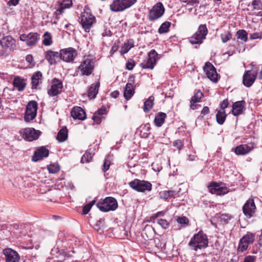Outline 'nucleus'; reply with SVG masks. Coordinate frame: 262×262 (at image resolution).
<instances>
[{"label":"nucleus","mask_w":262,"mask_h":262,"mask_svg":"<svg viewBox=\"0 0 262 262\" xmlns=\"http://www.w3.org/2000/svg\"><path fill=\"white\" fill-rule=\"evenodd\" d=\"M208 244V237L202 230H200L197 233L194 234L188 243L189 246L195 251L199 249L207 247Z\"/></svg>","instance_id":"obj_1"},{"label":"nucleus","mask_w":262,"mask_h":262,"mask_svg":"<svg viewBox=\"0 0 262 262\" xmlns=\"http://www.w3.org/2000/svg\"><path fill=\"white\" fill-rule=\"evenodd\" d=\"M96 205L100 210L106 212L115 210L118 207V203L115 198L108 196L99 200Z\"/></svg>","instance_id":"obj_2"},{"label":"nucleus","mask_w":262,"mask_h":262,"mask_svg":"<svg viewBox=\"0 0 262 262\" xmlns=\"http://www.w3.org/2000/svg\"><path fill=\"white\" fill-rule=\"evenodd\" d=\"M80 23L86 32H89L93 25L96 22L95 17L92 14L89 9L84 10L81 13Z\"/></svg>","instance_id":"obj_3"},{"label":"nucleus","mask_w":262,"mask_h":262,"mask_svg":"<svg viewBox=\"0 0 262 262\" xmlns=\"http://www.w3.org/2000/svg\"><path fill=\"white\" fill-rule=\"evenodd\" d=\"M255 239V234L248 232L239 239L237 248V253H242L246 251L249 246L253 244Z\"/></svg>","instance_id":"obj_4"},{"label":"nucleus","mask_w":262,"mask_h":262,"mask_svg":"<svg viewBox=\"0 0 262 262\" xmlns=\"http://www.w3.org/2000/svg\"><path fill=\"white\" fill-rule=\"evenodd\" d=\"M16 47L15 40L11 36H7L0 40V54L4 55L13 51Z\"/></svg>","instance_id":"obj_5"},{"label":"nucleus","mask_w":262,"mask_h":262,"mask_svg":"<svg viewBox=\"0 0 262 262\" xmlns=\"http://www.w3.org/2000/svg\"><path fill=\"white\" fill-rule=\"evenodd\" d=\"M129 185L133 189L140 192H149L152 189V184L150 182L138 179L130 182Z\"/></svg>","instance_id":"obj_6"},{"label":"nucleus","mask_w":262,"mask_h":262,"mask_svg":"<svg viewBox=\"0 0 262 262\" xmlns=\"http://www.w3.org/2000/svg\"><path fill=\"white\" fill-rule=\"evenodd\" d=\"M136 2L137 0H114L110 8L112 11L121 12L130 7Z\"/></svg>","instance_id":"obj_7"},{"label":"nucleus","mask_w":262,"mask_h":262,"mask_svg":"<svg viewBox=\"0 0 262 262\" xmlns=\"http://www.w3.org/2000/svg\"><path fill=\"white\" fill-rule=\"evenodd\" d=\"M158 55L155 50H151L148 53L147 58L140 64V67L144 69H153L158 59Z\"/></svg>","instance_id":"obj_8"},{"label":"nucleus","mask_w":262,"mask_h":262,"mask_svg":"<svg viewBox=\"0 0 262 262\" xmlns=\"http://www.w3.org/2000/svg\"><path fill=\"white\" fill-rule=\"evenodd\" d=\"M62 89V81L56 78H54L48 89L47 93L50 97L57 96L61 93Z\"/></svg>","instance_id":"obj_9"},{"label":"nucleus","mask_w":262,"mask_h":262,"mask_svg":"<svg viewBox=\"0 0 262 262\" xmlns=\"http://www.w3.org/2000/svg\"><path fill=\"white\" fill-rule=\"evenodd\" d=\"M37 108L38 104L35 101L32 100L28 102L24 116L25 121L30 122L36 117Z\"/></svg>","instance_id":"obj_10"},{"label":"nucleus","mask_w":262,"mask_h":262,"mask_svg":"<svg viewBox=\"0 0 262 262\" xmlns=\"http://www.w3.org/2000/svg\"><path fill=\"white\" fill-rule=\"evenodd\" d=\"M165 8L161 2L157 3L150 10L148 13L149 20L153 21L160 18L164 13Z\"/></svg>","instance_id":"obj_11"},{"label":"nucleus","mask_w":262,"mask_h":262,"mask_svg":"<svg viewBox=\"0 0 262 262\" xmlns=\"http://www.w3.org/2000/svg\"><path fill=\"white\" fill-rule=\"evenodd\" d=\"M82 75L89 76L93 73L94 64L92 59L87 58L81 62L78 67Z\"/></svg>","instance_id":"obj_12"},{"label":"nucleus","mask_w":262,"mask_h":262,"mask_svg":"<svg viewBox=\"0 0 262 262\" xmlns=\"http://www.w3.org/2000/svg\"><path fill=\"white\" fill-rule=\"evenodd\" d=\"M243 212L244 215L248 219L254 216L256 211V206L254 200L249 198L243 206Z\"/></svg>","instance_id":"obj_13"},{"label":"nucleus","mask_w":262,"mask_h":262,"mask_svg":"<svg viewBox=\"0 0 262 262\" xmlns=\"http://www.w3.org/2000/svg\"><path fill=\"white\" fill-rule=\"evenodd\" d=\"M39 130H35L33 128H26L20 133L23 138L26 141H32L37 140L40 135Z\"/></svg>","instance_id":"obj_14"},{"label":"nucleus","mask_w":262,"mask_h":262,"mask_svg":"<svg viewBox=\"0 0 262 262\" xmlns=\"http://www.w3.org/2000/svg\"><path fill=\"white\" fill-rule=\"evenodd\" d=\"M20 40L26 41L28 46H35L39 39V35L37 33L30 32L28 34H22L19 36Z\"/></svg>","instance_id":"obj_15"},{"label":"nucleus","mask_w":262,"mask_h":262,"mask_svg":"<svg viewBox=\"0 0 262 262\" xmlns=\"http://www.w3.org/2000/svg\"><path fill=\"white\" fill-rule=\"evenodd\" d=\"M77 55L76 50L73 48H68L60 50L61 60L67 62L73 61Z\"/></svg>","instance_id":"obj_16"},{"label":"nucleus","mask_w":262,"mask_h":262,"mask_svg":"<svg viewBox=\"0 0 262 262\" xmlns=\"http://www.w3.org/2000/svg\"><path fill=\"white\" fill-rule=\"evenodd\" d=\"M204 71L207 77L211 81L214 82H216L218 81L219 75L217 73L215 67L211 63L206 62L204 67Z\"/></svg>","instance_id":"obj_17"},{"label":"nucleus","mask_w":262,"mask_h":262,"mask_svg":"<svg viewBox=\"0 0 262 262\" xmlns=\"http://www.w3.org/2000/svg\"><path fill=\"white\" fill-rule=\"evenodd\" d=\"M257 75V71L247 70L243 76V83L247 88L250 87L254 82Z\"/></svg>","instance_id":"obj_18"},{"label":"nucleus","mask_w":262,"mask_h":262,"mask_svg":"<svg viewBox=\"0 0 262 262\" xmlns=\"http://www.w3.org/2000/svg\"><path fill=\"white\" fill-rule=\"evenodd\" d=\"M45 57L50 65L56 64L61 60L60 51L58 52L51 50L45 52Z\"/></svg>","instance_id":"obj_19"},{"label":"nucleus","mask_w":262,"mask_h":262,"mask_svg":"<svg viewBox=\"0 0 262 262\" xmlns=\"http://www.w3.org/2000/svg\"><path fill=\"white\" fill-rule=\"evenodd\" d=\"M6 262H19L20 257L18 253L11 248H6L3 250Z\"/></svg>","instance_id":"obj_20"},{"label":"nucleus","mask_w":262,"mask_h":262,"mask_svg":"<svg viewBox=\"0 0 262 262\" xmlns=\"http://www.w3.org/2000/svg\"><path fill=\"white\" fill-rule=\"evenodd\" d=\"M134 76H130L129 78V82L125 85L123 95L126 100L130 99L135 94V87L134 86Z\"/></svg>","instance_id":"obj_21"},{"label":"nucleus","mask_w":262,"mask_h":262,"mask_svg":"<svg viewBox=\"0 0 262 262\" xmlns=\"http://www.w3.org/2000/svg\"><path fill=\"white\" fill-rule=\"evenodd\" d=\"M49 155V150L45 146H41L34 151L32 157V160L36 162L48 157Z\"/></svg>","instance_id":"obj_22"},{"label":"nucleus","mask_w":262,"mask_h":262,"mask_svg":"<svg viewBox=\"0 0 262 262\" xmlns=\"http://www.w3.org/2000/svg\"><path fill=\"white\" fill-rule=\"evenodd\" d=\"M253 148V144H241L233 148L232 150L236 155H245L250 152Z\"/></svg>","instance_id":"obj_23"},{"label":"nucleus","mask_w":262,"mask_h":262,"mask_svg":"<svg viewBox=\"0 0 262 262\" xmlns=\"http://www.w3.org/2000/svg\"><path fill=\"white\" fill-rule=\"evenodd\" d=\"M246 102L244 100L236 101L233 103L232 114L234 116H238L243 113L245 110Z\"/></svg>","instance_id":"obj_24"},{"label":"nucleus","mask_w":262,"mask_h":262,"mask_svg":"<svg viewBox=\"0 0 262 262\" xmlns=\"http://www.w3.org/2000/svg\"><path fill=\"white\" fill-rule=\"evenodd\" d=\"M71 115L75 120H84L86 117L85 112L79 106L74 107L71 112Z\"/></svg>","instance_id":"obj_25"},{"label":"nucleus","mask_w":262,"mask_h":262,"mask_svg":"<svg viewBox=\"0 0 262 262\" xmlns=\"http://www.w3.org/2000/svg\"><path fill=\"white\" fill-rule=\"evenodd\" d=\"M160 198L162 199L167 201L171 198H177L180 196V191L167 190L161 191L159 193Z\"/></svg>","instance_id":"obj_26"},{"label":"nucleus","mask_w":262,"mask_h":262,"mask_svg":"<svg viewBox=\"0 0 262 262\" xmlns=\"http://www.w3.org/2000/svg\"><path fill=\"white\" fill-rule=\"evenodd\" d=\"M42 78V74L40 71L36 72L33 74L31 77V84L33 89H37L38 86L41 84Z\"/></svg>","instance_id":"obj_27"},{"label":"nucleus","mask_w":262,"mask_h":262,"mask_svg":"<svg viewBox=\"0 0 262 262\" xmlns=\"http://www.w3.org/2000/svg\"><path fill=\"white\" fill-rule=\"evenodd\" d=\"M13 84L18 91H23L26 86V80L19 76L14 78Z\"/></svg>","instance_id":"obj_28"},{"label":"nucleus","mask_w":262,"mask_h":262,"mask_svg":"<svg viewBox=\"0 0 262 262\" xmlns=\"http://www.w3.org/2000/svg\"><path fill=\"white\" fill-rule=\"evenodd\" d=\"M100 86L99 82H96L92 84L88 91V96L90 99H94L98 93Z\"/></svg>","instance_id":"obj_29"},{"label":"nucleus","mask_w":262,"mask_h":262,"mask_svg":"<svg viewBox=\"0 0 262 262\" xmlns=\"http://www.w3.org/2000/svg\"><path fill=\"white\" fill-rule=\"evenodd\" d=\"M224 188L220 187L215 182L213 183L209 186V191L212 194H215L217 195L224 194L226 193L224 191Z\"/></svg>","instance_id":"obj_30"},{"label":"nucleus","mask_w":262,"mask_h":262,"mask_svg":"<svg viewBox=\"0 0 262 262\" xmlns=\"http://www.w3.org/2000/svg\"><path fill=\"white\" fill-rule=\"evenodd\" d=\"M134 41L133 39H130L127 42L122 46L121 50L120 51V54L123 55L127 53L128 51L134 46Z\"/></svg>","instance_id":"obj_31"},{"label":"nucleus","mask_w":262,"mask_h":262,"mask_svg":"<svg viewBox=\"0 0 262 262\" xmlns=\"http://www.w3.org/2000/svg\"><path fill=\"white\" fill-rule=\"evenodd\" d=\"M140 135L143 138L148 137L150 134V125L149 123L142 125L140 127Z\"/></svg>","instance_id":"obj_32"},{"label":"nucleus","mask_w":262,"mask_h":262,"mask_svg":"<svg viewBox=\"0 0 262 262\" xmlns=\"http://www.w3.org/2000/svg\"><path fill=\"white\" fill-rule=\"evenodd\" d=\"M166 117V114L165 113L162 112L158 113L154 119L155 125L158 127L161 126L163 124Z\"/></svg>","instance_id":"obj_33"},{"label":"nucleus","mask_w":262,"mask_h":262,"mask_svg":"<svg viewBox=\"0 0 262 262\" xmlns=\"http://www.w3.org/2000/svg\"><path fill=\"white\" fill-rule=\"evenodd\" d=\"M227 116V115L225 112V111H217L215 115L216 121L217 123L220 125H223L225 122Z\"/></svg>","instance_id":"obj_34"},{"label":"nucleus","mask_w":262,"mask_h":262,"mask_svg":"<svg viewBox=\"0 0 262 262\" xmlns=\"http://www.w3.org/2000/svg\"><path fill=\"white\" fill-rule=\"evenodd\" d=\"M206 38L205 37L200 36L196 32L192 35L189 38V41L192 45L201 44L203 40Z\"/></svg>","instance_id":"obj_35"},{"label":"nucleus","mask_w":262,"mask_h":262,"mask_svg":"<svg viewBox=\"0 0 262 262\" xmlns=\"http://www.w3.org/2000/svg\"><path fill=\"white\" fill-rule=\"evenodd\" d=\"M68 138V129L66 126L62 127L58 133L56 137L57 140L60 142L65 141Z\"/></svg>","instance_id":"obj_36"},{"label":"nucleus","mask_w":262,"mask_h":262,"mask_svg":"<svg viewBox=\"0 0 262 262\" xmlns=\"http://www.w3.org/2000/svg\"><path fill=\"white\" fill-rule=\"evenodd\" d=\"M155 98L153 96H150L144 103L143 110L145 112H149L154 105Z\"/></svg>","instance_id":"obj_37"},{"label":"nucleus","mask_w":262,"mask_h":262,"mask_svg":"<svg viewBox=\"0 0 262 262\" xmlns=\"http://www.w3.org/2000/svg\"><path fill=\"white\" fill-rule=\"evenodd\" d=\"M43 38L42 44L44 46H49L52 44V36L50 33L49 32H46L43 35Z\"/></svg>","instance_id":"obj_38"},{"label":"nucleus","mask_w":262,"mask_h":262,"mask_svg":"<svg viewBox=\"0 0 262 262\" xmlns=\"http://www.w3.org/2000/svg\"><path fill=\"white\" fill-rule=\"evenodd\" d=\"M237 38L242 41L246 42L248 40V33L243 29L239 30L236 32Z\"/></svg>","instance_id":"obj_39"},{"label":"nucleus","mask_w":262,"mask_h":262,"mask_svg":"<svg viewBox=\"0 0 262 262\" xmlns=\"http://www.w3.org/2000/svg\"><path fill=\"white\" fill-rule=\"evenodd\" d=\"M208 31L206 24H201L199 26L196 33L200 36L206 37Z\"/></svg>","instance_id":"obj_40"},{"label":"nucleus","mask_w":262,"mask_h":262,"mask_svg":"<svg viewBox=\"0 0 262 262\" xmlns=\"http://www.w3.org/2000/svg\"><path fill=\"white\" fill-rule=\"evenodd\" d=\"M171 23L169 21H165L162 24L158 29V32L160 34H163L167 33L169 31V28L170 26Z\"/></svg>","instance_id":"obj_41"},{"label":"nucleus","mask_w":262,"mask_h":262,"mask_svg":"<svg viewBox=\"0 0 262 262\" xmlns=\"http://www.w3.org/2000/svg\"><path fill=\"white\" fill-rule=\"evenodd\" d=\"M203 96V93L200 90H198L194 93L193 96L191 97L190 101H193L194 102L199 103L201 101V99Z\"/></svg>","instance_id":"obj_42"},{"label":"nucleus","mask_w":262,"mask_h":262,"mask_svg":"<svg viewBox=\"0 0 262 262\" xmlns=\"http://www.w3.org/2000/svg\"><path fill=\"white\" fill-rule=\"evenodd\" d=\"M233 218V216L229 214H222L220 215V221L225 224H228L229 221Z\"/></svg>","instance_id":"obj_43"},{"label":"nucleus","mask_w":262,"mask_h":262,"mask_svg":"<svg viewBox=\"0 0 262 262\" xmlns=\"http://www.w3.org/2000/svg\"><path fill=\"white\" fill-rule=\"evenodd\" d=\"M92 154L90 152L86 151L81 157V162L82 163H88L92 160Z\"/></svg>","instance_id":"obj_44"},{"label":"nucleus","mask_w":262,"mask_h":262,"mask_svg":"<svg viewBox=\"0 0 262 262\" xmlns=\"http://www.w3.org/2000/svg\"><path fill=\"white\" fill-rule=\"evenodd\" d=\"M95 201L93 200L92 202H90L89 203H88L87 204L84 205L82 209L83 214L84 215L87 214L91 210L92 206L95 204Z\"/></svg>","instance_id":"obj_45"},{"label":"nucleus","mask_w":262,"mask_h":262,"mask_svg":"<svg viewBox=\"0 0 262 262\" xmlns=\"http://www.w3.org/2000/svg\"><path fill=\"white\" fill-rule=\"evenodd\" d=\"M49 172L51 173H55L59 170V167L57 164H50L48 167Z\"/></svg>","instance_id":"obj_46"},{"label":"nucleus","mask_w":262,"mask_h":262,"mask_svg":"<svg viewBox=\"0 0 262 262\" xmlns=\"http://www.w3.org/2000/svg\"><path fill=\"white\" fill-rule=\"evenodd\" d=\"M221 39L224 43H225L230 40L232 38V34L230 32L223 33L221 35Z\"/></svg>","instance_id":"obj_47"},{"label":"nucleus","mask_w":262,"mask_h":262,"mask_svg":"<svg viewBox=\"0 0 262 262\" xmlns=\"http://www.w3.org/2000/svg\"><path fill=\"white\" fill-rule=\"evenodd\" d=\"M173 146L176 147L179 150H181L183 148L184 143L181 140L178 139L173 142Z\"/></svg>","instance_id":"obj_48"},{"label":"nucleus","mask_w":262,"mask_h":262,"mask_svg":"<svg viewBox=\"0 0 262 262\" xmlns=\"http://www.w3.org/2000/svg\"><path fill=\"white\" fill-rule=\"evenodd\" d=\"M252 6L254 9L259 10L262 7V2L260 0H253L252 2Z\"/></svg>","instance_id":"obj_49"},{"label":"nucleus","mask_w":262,"mask_h":262,"mask_svg":"<svg viewBox=\"0 0 262 262\" xmlns=\"http://www.w3.org/2000/svg\"><path fill=\"white\" fill-rule=\"evenodd\" d=\"M158 224L161 226L163 229H167L169 226L168 222L164 219H159L158 220Z\"/></svg>","instance_id":"obj_50"},{"label":"nucleus","mask_w":262,"mask_h":262,"mask_svg":"<svg viewBox=\"0 0 262 262\" xmlns=\"http://www.w3.org/2000/svg\"><path fill=\"white\" fill-rule=\"evenodd\" d=\"M177 221L181 225H188L189 224V220L186 216L179 217Z\"/></svg>","instance_id":"obj_51"},{"label":"nucleus","mask_w":262,"mask_h":262,"mask_svg":"<svg viewBox=\"0 0 262 262\" xmlns=\"http://www.w3.org/2000/svg\"><path fill=\"white\" fill-rule=\"evenodd\" d=\"M250 39L253 40L255 39H261L262 38V33L259 32H255L250 35Z\"/></svg>","instance_id":"obj_52"},{"label":"nucleus","mask_w":262,"mask_h":262,"mask_svg":"<svg viewBox=\"0 0 262 262\" xmlns=\"http://www.w3.org/2000/svg\"><path fill=\"white\" fill-rule=\"evenodd\" d=\"M229 105V102L227 99H225L223 100L220 103V110L225 111V108H227Z\"/></svg>","instance_id":"obj_53"},{"label":"nucleus","mask_w":262,"mask_h":262,"mask_svg":"<svg viewBox=\"0 0 262 262\" xmlns=\"http://www.w3.org/2000/svg\"><path fill=\"white\" fill-rule=\"evenodd\" d=\"M72 4V0H63L60 5L66 9L69 8Z\"/></svg>","instance_id":"obj_54"},{"label":"nucleus","mask_w":262,"mask_h":262,"mask_svg":"<svg viewBox=\"0 0 262 262\" xmlns=\"http://www.w3.org/2000/svg\"><path fill=\"white\" fill-rule=\"evenodd\" d=\"M92 119L96 124H99L101 122V117L95 113L92 117Z\"/></svg>","instance_id":"obj_55"},{"label":"nucleus","mask_w":262,"mask_h":262,"mask_svg":"<svg viewBox=\"0 0 262 262\" xmlns=\"http://www.w3.org/2000/svg\"><path fill=\"white\" fill-rule=\"evenodd\" d=\"M199 102L190 101V108L192 110L198 109L201 107V105L198 104Z\"/></svg>","instance_id":"obj_56"},{"label":"nucleus","mask_w":262,"mask_h":262,"mask_svg":"<svg viewBox=\"0 0 262 262\" xmlns=\"http://www.w3.org/2000/svg\"><path fill=\"white\" fill-rule=\"evenodd\" d=\"M256 260V257L253 255L246 256L243 262H254Z\"/></svg>","instance_id":"obj_57"},{"label":"nucleus","mask_w":262,"mask_h":262,"mask_svg":"<svg viewBox=\"0 0 262 262\" xmlns=\"http://www.w3.org/2000/svg\"><path fill=\"white\" fill-rule=\"evenodd\" d=\"M96 114L101 116L103 115L106 114V109L105 106H102L101 108L98 109L96 112Z\"/></svg>","instance_id":"obj_58"},{"label":"nucleus","mask_w":262,"mask_h":262,"mask_svg":"<svg viewBox=\"0 0 262 262\" xmlns=\"http://www.w3.org/2000/svg\"><path fill=\"white\" fill-rule=\"evenodd\" d=\"M110 162L107 160H105L102 168V171L103 172H106L110 168Z\"/></svg>","instance_id":"obj_59"},{"label":"nucleus","mask_w":262,"mask_h":262,"mask_svg":"<svg viewBox=\"0 0 262 262\" xmlns=\"http://www.w3.org/2000/svg\"><path fill=\"white\" fill-rule=\"evenodd\" d=\"M210 110L208 106H204L201 112V117L203 118L205 115L209 113Z\"/></svg>","instance_id":"obj_60"},{"label":"nucleus","mask_w":262,"mask_h":262,"mask_svg":"<svg viewBox=\"0 0 262 262\" xmlns=\"http://www.w3.org/2000/svg\"><path fill=\"white\" fill-rule=\"evenodd\" d=\"M135 65V61L132 60L131 61H127L126 63V69L128 70H132Z\"/></svg>","instance_id":"obj_61"},{"label":"nucleus","mask_w":262,"mask_h":262,"mask_svg":"<svg viewBox=\"0 0 262 262\" xmlns=\"http://www.w3.org/2000/svg\"><path fill=\"white\" fill-rule=\"evenodd\" d=\"M164 213L163 211L158 212L157 213L154 214L151 216H150V221L154 220L156 218H157L159 216H163Z\"/></svg>","instance_id":"obj_62"},{"label":"nucleus","mask_w":262,"mask_h":262,"mask_svg":"<svg viewBox=\"0 0 262 262\" xmlns=\"http://www.w3.org/2000/svg\"><path fill=\"white\" fill-rule=\"evenodd\" d=\"M65 9H66V8L64 7H62V6L61 5H60V8L57 9L56 10V12H55L56 17L57 16V15L63 13L64 12Z\"/></svg>","instance_id":"obj_63"},{"label":"nucleus","mask_w":262,"mask_h":262,"mask_svg":"<svg viewBox=\"0 0 262 262\" xmlns=\"http://www.w3.org/2000/svg\"><path fill=\"white\" fill-rule=\"evenodd\" d=\"M118 45H116V43L112 46L110 52L111 56H112L118 50Z\"/></svg>","instance_id":"obj_64"}]
</instances>
